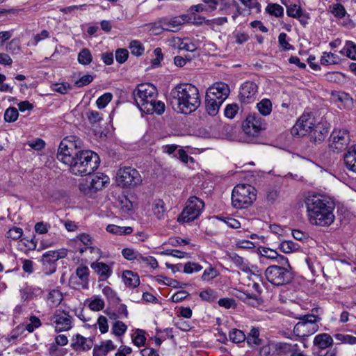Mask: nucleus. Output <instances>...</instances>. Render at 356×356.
Wrapping results in <instances>:
<instances>
[{"instance_id": "obj_36", "label": "nucleus", "mask_w": 356, "mask_h": 356, "mask_svg": "<svg viewBox=\"0 0 356 356\" xmlns=\"http://www.w3.org/2000/svg\"><path fill=\"white\" fill-rule=\"evenodd\" d=\"M39 291V289L26 286L19 291L21 299L24 301L31 300L38 295Z\"/></svg>"}, {"instance_id": "obj_37", "label": "nucleus", "mask_w": 356, "mask_h": 356, "mask_svg": "<svg viewBox=\"0 0 356 356\" xmlns=\"http://www.w3.org/2000/svg\"><path fill=\"white\" fill-rule=\"evenodd\" d=\"M259 331L258 328L252 327L248 336H246V341L250 346H258L261 344V340L259 337Z\"/></svg>"}, {"instance_id": "obj_18", "label": "nucleus", "mask_w": 356, "mask_h": 356, "mask_svg": "<svg viewBox=\"0 0 356 356\" xmlns=\"http://www.w3.org/2000/svg\"><path fill=\"white\" fill-rule=\"evenodd\" d=\"M257 86L252 81H246L240 88L239 99L243 104H250L255 101L257 95Z\"/></svg>"}, {"instance_id": "obj_20", "label": "nucleus", "mask_w": 356, "mask_h": 356, "mask_svg": "<svg viewBox=\"0 0 356 356\" xmlns=\"http://www.w3.org/2000/svg\"><path fill=\"white\" fill-rule=\"evenodd\" d=\"M202 2L205 4L207 13L216 10L218 7H219V10L222 12L230 8V5L234 3L233 0H202Z\"/></svg>"}, {"instance_id": "obj_38", "label": "nucleus", "mask_w": 356, "mask_h": 356, "mask_svg": "<svg viewBox=\"0 0 356 356\" xmlns=\"http://www.w3.org/2000/svg\"><path fill=\"white\" fill-rule=\"evenodd\" d=\"M339 57L332 52H323L321 63L323 65H334L339 63Z\"/></svg>"}, {"instance_id": "obj_6", "label": "nucleus", "mask_w": 356, "mask_h": 356, "mask_svg": "<svg viewBox=\"0 0 356 356\" xmlns=\"http://www.w3.org/2000/svg\"><path fill=\"white\" fill-rule=\"evenodd\" d=\"M83 146L82 140L75 136H68L64 138L58 149L57 158L64 164H67L72 161L74 157L75 151L81 148Z\"/></svg>"}, {"instance_id": "obj_49", "label": "nucleus", "mask_w": 356, "mask_h": 356, "mask_svg": "<svg viewBox=\"0 0 356 356\" xmlns=\"http://www.w3.org/2000/svg\"><path fill=\"white\" fill-rule=\"evenodd\" d=\"M19 117V113L16 108L9 107L4 113V120L7 122H14Z\"/></svg>"}, {"instance_id": "obj_27", "label": "nucleus", "mask_w": 356, "mask_h": 356, "mask_svg": "<svg viewBox=\"0 0 356 356\" xmlns=\"http://www.w3.org/2000/svg\"><path fill=\"white\" fill-rule=\"evenodd\" d=\"M228 257L229 259L238 268L241 270L245 273H249L251 271L250 265L247 260L242 257L239 256L235 252L229 253Z\"/></svg>"}, {"instance_id": "obj_22", "label": "nucleus", "mask_w": 356, "mask_h": 356, "mask_svg": "<svg viewBox=\"0 0 356 356\" xmlns=\"http://www.w3.org/2000/svg\"><path fill=\"white\" fill-rule=\"evenodd\" d=\"M67 256V251L65 249L59 250H49L44 252L42 257V264L48 265L54 264L58 259L65 258Z\"/></svg>"}, {"instance_id": "obj_33", "label": "nucleus", "mask_w": 356, "mask_h": 356, "mask_svg": "<svg viewBox=\"0 0 356 356\" xmlns=\"http://www.w3.org/2000/svg\"><path fill=\"white\" fill-rule=\"evenodd\" d=\"M339 53L352 60H356V44L353 41H346Z\"/></svg>"}, {"instance_id": "obj_7", "label": "nucleus", "mask_w": 356, "mask_h": 356, "mask_svg": "<svg viewBox=\"0 0 356 356\" xmlns=\"http://www.w3.org/2000/svg\"><path fill=\"white\" fill-rule=\"evenodd\" d=\"M204 207V202L200 198L193 196L186 202V206L179 214L177 221L186 223L197 219L202 212Z\"/></svg>"}, {"instance_id": "obj_41", "label": "nucleus", "mask_w": 356, "mask_h": 356, "mask_svg": "<svg viewBox=\"0 0 356 356\" xmlns=\"http://www.w3.org/2000/svg\"><path fill=\"white\" fill-rule=\"evenodd\" d=\"M102 293L106 297L110 303L116 304L120 302V298L118 296L117 293L108 286L103 288Z\"/></svg>"}, {"instance_id": "obj_25", "label": "nucleus", "mask_w": 356, "mask_h": 356, "mask_svg": "<svg viewBox=\"0 0 356 356\" xmlns=\"http://www.w3.org/2000/svg\"><path fill=\"white\" fill-rule=\"evenodd\" d=\"M116 346L111 340H106L102 342L101 345L94 347L92 356H106L109 352L114 350Z\"/></svg>"}, {"instance_id": "obj_48", "label": "nucleus", "mask_w": 356, "mask_h": 356, "mask_svg": "<svg viewBox=\"0 0 356 356\" xmlns=\"http://www.w3.org/2000/svg\"><path fill=\"white\" fill-rule=\"evenodd\" d=\"M286 14L293 18L300 17L302 15V10L299 5L290 4L286 6Z\"/></svg>"}, {"instance_id": "obj_19", "label": "nucleus", "mask_w": 356, "mask_h": 356, "mask_svg": "<svg viewBox=\"0 0 356 356\" xmlns=\"http://www.w3.org/2000/svg\"><path fill=\"white\" fill-rule=\"evenodd\" d=\"M330 10L336 18L343 19L341 23L343 26L350 29L355 26L353 22L349 19V15H347V12L342 4L337 3L330 5Z\"/></svg>"}, {"instance_id": "obj_26", "label": "nucleus", "mask_w": 356, "mask_h": 356, "mask_svg": "<svg viewBox=\"0 0 356 356\" xmlns=\"http://www.w3.org/2000/svg\"><path fill=\"white\" fill-rule=\"evenodd\" d=\"M313 343L320 349H326L332 346L333 339L327 333L319 334L314 337Z\"/></svg>"}, {"instance_id": "obj_2", "label": "nucleus", "mask_w": 356, "mask_h": 356, "mask_svg": "<svg viewBox=\"0 0 356 356\" xmlns=\"http://www.w3.org/2000/svg\"><path fill=\"white\" fill-rule=\"evenodd\" d=\"M170 96L176 102L177 110L181 113H191L200 105L199 90L191 83L176 86L172 89Z\"/></svg>"}, {"instance_id": "obj_9", "label": "nucleus", "mask_w": 356, "mask_h": 356, "mask_svg": "<svg viewBox=\"0 0 356 356\" xmlns=\"http://www.w3.org/2000/svg\"><path fill=\"white\" fill-rule=\"evenodd\" d=\"M265 276L268 281L277 286L289 283L293 279V274L288 268L272 265L265 270Z\"/></svg>"}, {"instance_id": "obj_12", "label": "nucleus", "mask_w": 356, "mask_h": 356, "mask_svg": "<svg viewBox=\"0 0 356 356\" xmlns=\"http://www.w3.org/2000/svg\"><path fill=\"white\" fill-rule=\"evenodd\" d=\"M191 20L189 15L184 14L173 17H163L159 19L161 28L167 31L176 32L181 29V26L186 22Z\"/></svg>"}, {"instance_id": "obj_10", "label": "nucleus", "mask_w": 356, "mask_h": 356, "mask_svg": "<svg viewBox=\"0 0 356 356\" xmlns=\"http://www.w3.org/2000/svg\"><path fill=\"white\" fill-rule=\"evenodd\" d=\"M141 181L139 172L134 168H120L117 172L116 182L122 187H134L140 184Z\"/></svg>"}, {"instance_id": "obj_11", "label": "nucleus", "mask_w": 356, "mask_h": 356, "mask_svg": "<svg viewBox=\"0 0 356 356\" xmlns=\"http://www.w3.org/2000/svg\"><path fill=\"white\" fill-rule=\"evenodd\" d=\"M350 134L346 129H334L330 137V148L339 153L345 149L350 143Z\"/></svg>"}, {"instance_id": "obj_53", "label": "nucleus", "mask_w": 356, "mask_h": 356, "mask_svg": "<svg viewBox=\"0 0 356 356\" xmlns=\"http://www.w3.org/2000/svg\"><path fill=\"white\" fill-rule=\"evenodd\" d=\"M127 330V326L122 321H116L112 326V332L118 336L120 337L123 335Z\"/></svg>"}, {"instance_id": "obj_63", "label": "nucleus", "mask_w": 356, "mask_h": 356, "mask_svg": "<svg viewBox=\"0 0 356 356\" xmlns=\"http://www.w3.org/2000/svg\"><path fill=\"white\" fill-rule=\"evenodd\" d=\"M216 218L225 222L229 227L237 229L241 227V223L235 218L223 216H216Z\"/></svg>"}, {"instance_id": "obj_45", "label": "nucleus", "mask_w": 356, "mask_h": 356, "mask_svg": "<svg viewBox=\"0 0 356 356\" xmlns=\"http://www.w3.org/2000/svg\"><path fill=\"white\" fill-rule=\"evenodd\" d=\"M257 106L259 113L264 116L268 115L271 113L272 104L268 99H262L257 104Z\"/></svg>"}, {"instance_id": "obj_14", "label": "nucleus", "mask_w": 356, "mask_h": 356, "mask_svg": "<svg viewBox=\"0 0 356 356\" xmlns=\"http://www.w3.org/2000/svg\"><path fill=\"white\" fill-rule=\"evenodd\" d=\"M262 129H265L263 119L255 114L249 115L243 124V132L250 136H257Z\"/></svg>"}, {"instance_id": "obj_34", "label": "nucleus", "mask_w": 356, "mask_h": 356, "mask_svg": "<svg viewBox=\"0 0 356 356\" xmlns=\"http://www.w3.org/2000/svg\"><path fill=\"white\" fill-rule=\"evenodd\" d=\"M86 301L89 309L94 312L101 311L105 306L104 300L97 296H93Z\"/></svg>"}, {"instance_id": "obj_13", "label": "nucleus", "mask_w": 356, "mask_h": 356, "mask_svg": "<svg viewBox=\"0 0 356 356\" xmlns=\"http://www.w3.org/2000/svg\"><path fill=\"white\" fill-rule=\"evenodd\" d=\"M74 242L76 248V250L80 253L89 250L90 253L95 254L97 257L100 256L101 251L99 248L93 246V241L92 237L87 234L83 233L76 236L74 238Z\"/></svg>"}, {"instance_id": "obj_62", "label": "nucleus", "mask_w": 356, "mask_h": 356, "mask_svg": "<svg viewBox=\"0 0 356 356\" xmlns=\"http://www.w3.org/2000/svg\"><path fill=\"white\" fill-rule=\"evenodd\" d=\"M50 38V33L47 30H42L40 33L33 35L32 43L36 46L39 42Z\"/></svg>"}, {"instance_id": "obj_24", "label": "nucleus", "mask_w": 356, "mask_h": 356, "mask_svg": "<svg viewBox=\"0 0 356 356\" xmlns=\"http://www.w3.org/2000/svg\"><path fill=\"white\" fill-rule=\"evenodd\" d=\"M343 159L346 168L356 173V145L349 147Z\"/></svg>"}, {"instance_id": "obj_29", "label": "nucleus", "mask_w": 356, "mask_h": 356, "mask_svg": "<svg viewBox=\"0 0 356 356\" xmlns=\"http://www.w3.org/2000/svg\"><path fill=\"white\" fill-rule=\"evenodd\" d=\"M109 178L103 173H97L94 175L90 180L91 188L93 191L96 193L97 191L101 190L106 183L108 182Z\"/></svg>"}, {"instance_id": "obj_4", "label": "nucleus", "mask_w": 356, "mask_h": 356, "mask_svg": "<svg viewBox=\"0 0 356 356\" xmlns=\"http://www.w3.org/2000/svg\"><path fill=\"white\" fill-rule=\"evenodd\" d=\"M256 189L249 184H238L232 190V204L236 209H245L256 200Z\"/></svg>"}, {"instance_id": "obj_31", "label": "nucleus", "mask_w": 356, "mask_h": 356, "mask_svg": "<svg viewBox=\"0 0 356 356\" xmlns=\"http://www.w3.org/2000/svg\"><path fill=\"white\" fill-rule=\"evenodd\" d=\"M89 274V268L84 265L78 266L76 270V275L81 282V285L83 289H88V287Z\"/></svg>"}, {"instance_id": "obj_40", "label": "nucleus", "mask_w": 356, "mask_h": 356, "mask_svg": "<svg viewBox=\"0 0 356 356\" xmlns=\"http://www.w3.org/2000/svg\"><path fill=\"white\" fill-rule=\"evenodd\" d=\"M299 247L300 246L298 243H294L292 241H282L279 245L280 251L286 254H289L296 251L298 250Z\"/></svg>"}, {"instance_id": "obj_30", "label": "nucleus", "mask_w": 356, "mask_h": 356, "mask_svg": "<svg viewBox=\"0 0 356 356\" xmlns=\"http://www.w3.org/2000/svg\"><path fill=\"white\" fill-rule=\"evenodd\" d=\"M122 277L124 284L127 286L135 288L140 284L138 275L131 270L124 271Z\"/></svg>"}, {"instance_id": "obj_51", "label": "nucleus", "mask_w": 356, "mask_h": 356, "mask_svg": "<svg viewBox=\"0 0 356 356\" xmlns=\"http://www.w3.org/2000/svg\"><path fill=\"white\" fill-rule=\"evenodd\" d=\"M90 181L83 180L79 183V188L83 195L91 197L95 193L92 189Z\"/></svg>"}, {"instance_id": "obj_39", "label": "nucleus", "mask_w": 356, "mask_h": 356, "mask_svg": "<svg viewBox=\"0 0 356 356\" xmlns=\"http://www.w3.org/2000/svg\"><path fill=\"white\" fill-rule=\"evenodd\" d=\"M229 340L234 343L243 342L246 339V335L238 329H232L229 332Z\"/></svg>"}, {"instance_id": "obj_21", "label": "nucleus", "mask_w": 356, "mask_h": 356, "mask_svg": "<svg viewBox=\"0 0 356 356\" xmlns=\"http://www.w3.org/2000/svg\"><path fill=\"white\" fill-rule=\"evenodd\" d=\"M90 267L99 275V280H106L113 273L111 266L104 262H92Z\"/></svg>"}, {"instance_id": "obj_64", "label": "nucleus", "mask_w": 356, "mask_h": 356, "mask_svg": "<svg viewBox=\"0 0 356 356\" xmlns=\"http://www.w3.org/2000/svg\"><path fill=\"white\" fill-rule=\"evenodd\" d=\"M71 89L72 86L67 83H56L52 86V90L60 94H66Z\"/></svg>"}, {"instance_id": "obj_47", "label": "nucleus", "mask_w": 356, "mask_h": 356, "mask_svg": "<svg viewBox=\"0 0 356 356\" xmlns=\"http://www.w3.org/2000/svg\"><path fill=\"white\" fill-rule=\"evenodd\" d=\"M165 204L162 200H158L153 207L154 215L159 220L165 216Z\"/></svg>"}, {"instance_id": "obj_32", "label": "nucleus", "mask_w": 356, "mask_h": 356, "mask_svg": "<svg viewBox=\"0 0 356 356\" xmlns=\"http://www.w3.org/2000/svg\"><path fill=\"white\" fill-rule=\"evenodd\" d=\"M206 110L209 115L215 116L218 113L222 102L205 97Z\"/></svg>"}, {"instance_id": "obj_58", "label": "nucleus", "mask_w": 356, "mask_h": 356, "mask_svg": "<svg viewBox=\"0 0 356 356\" xmlns=\"http://www.w3.org/2000/svg\"><path fill=\"white\" fill-rule=\"evenodd\" d=\"M23 234V230L20 227H14L6 233V237L12 240L19 239Z\"/></svg>"}, {"instance_id": "obj_55", "label": "nucleus", "mask_w": 356, "mask_h": 356, "mask_svg": "<svg viewBox=\"0 0 356 356\" xmlns=\"http://www.w3.org/2000/svg\"><path fill=\"white\" fill-rule=\"evenodd\" d=\"M227 17H219L206 21V25L211 29H214L216 26H222L227 22Z\"/></svg>"}, {"instance_id": "obj_15", "label": "nucleus", "mask_w": 356, "mask_h": 356, "mask_svg": "<svg viewBox=\"0 0 356 356\" xmlns=\"http://www.w3.org/2000/svg\"><path fill=\"white\" fill-rule=\"evenodd\" d=\"M229 92V87L227 83L218 82L207 89L205 97L223 103L228 97Z\"/></svg>"}, {"instance_id": "obj_5", "label": "nucleus", "mask_w": 356, "mask_h": 356, "mask_svg": "<svg viewBox=\"0 0 356 356\" xmlns=\"http://www.w3.org/2000/svg\"><path fill=\"white\" fill-rule=\"evenodd\" d=\"M133 95L140 111H143L145 108L149 110L152 108L151 103L156 98L157 90L151 83H141L134 90Z\"/></svg>"}, {"instance_id": "obj_52", "label": "nucleus", "mask_w": 356, "mask_h": 356, "mask_svg": "<svg viewBox=\"0 0 356 356\" xmlns=\"http://www.w3.org/2000/svg\"><path fill=\"white\" fill-rule=\"evenodd\" d=\"M258 252L259 254L267 259H275L278 257V253L272 249L266 247H259L258 248Z\"/></svg>"}, {"instance_id": "obj_44", "label": "nucleus", "mask_w": 356, "mask_h": 356, "mask_svg": "<svg viewBox=\"0 0 356 356\" xmlns=\"http://www.w3.org/2000/svg\"><path fill=\"white\" fill-rule=\"evenodd\" d=\"M151 107L152 109H147L145 108L143 112L148 113V114H152L154 113H156L159 115L162 114L165 111V104L161 101H156V99H154L153 102L151 103Z\"/></svg>"}, {"instance_id": "obj_23", "label": "nucleus", "mask_w": 356, "mask_h": 356, "mask_svg": "<svg viewBox=\"0 0 356 356\" xmlns=\"http://www.w3.org/2000/svg\"><path fill=\"white\" fill-rule=\"evenodd\" d=\"M328 133V127H325L323 123L320 122L314 126L310 132V137L314 143H320L325 140Z\"/></svg>"}, {"instance_id": "obj_28", "label": "nucleus", "mask_w": 356, "mask_h": 356, "mask_svg": "<svg viewBox=\"0 0 356 356\" xmlns=\"http://www.w3.org/2000/svg\"><path fill=\"white\" fill-rule=\"evenodd\" d=\"M63 299L62 292L58 289H54L49 291L47 296V302L51 307H58Z\"/></svg>"}, {"instance_id": "obj_43", "label": "nucleus", "mask_w": 356, "mask_h": 356, "mask_svg": "<svg viewBox=\"0 0 356 356\" xmlns=\"http://www.w3.org/2000/svg\"><path fill=\"white\" fill-rule=\"evenodd\" d=\"M333 101L336 102L348 104L352 102L350 96L344 92L333 91L331 93Z\"/></svg>"}, {"instance_id": "obj_50", "label": "nucleus", "mask_w": 356, "mask_h": 356, "mask_svg": "<svg viewBox=\"0 0 356 356\" xmlns=\"http://www.w3.org/2000/svg\"><path fill=\"white\" fill-rule=\"evenodd\" d=\"M200 297L203 300L211 302L217 299L218 296L215 291L211 289H207L200 293Z\"/></svg>"}, {"instance_id": "obj_57", "label": "nucleus", "mask_w": 356, "mask_h": 356, "mask_svg": "<svg viewBox=\"0 0 356 356\" xmlns=\"http://www.w3.org/2000/svg\"><path fill=\"white\" fill-rule=\"evenodd\" d=\"M146 338L145 332L142 330H137L136 334L133 338V343L138 347H140L145 343Z\"/></svg>"}, {"instance_id": "obj_42", "label": "nucleus", "mask_w": 356, "mask_h": 356, "mask_svg": "<svg viewBox=\"0 0 356 356\" xmlns=\"http://www.w3.org/2000/svg\"><path fill=\"white\" fill-rule=\"evenodd\" d=\"M77 59L80 64L88 65L92 62V56L88 49L83 48L79 53Z\"/></svg>"}, {"instance_id": "obj_35", "label": "nucleus", "mask_w": 356, "mask_h": 356, "mask_svg": "<svg viewBox=\"0 0 356 356\" xmlns=\"http://www.w3.org/2000/svg\"><path fill=\"white\" fill-rule=\"evenodd\" d=\"M106 229L109 233L120 236L128 235L133 232L131 227H120L115 225H108Z\"/></svg>"}, {"instance_id": "obj_3", "label": "nucleus", "mask_w": 356, "mask_h": 356, "mask_svg": "<svg viewBox=\"0 0 356 356\" xmlns=\"http://www.w3.org/2000/svg\"><path fill=\"white\" fill-rule=\"evenodd\" d=\"M97 154L90 150H81L75 154L72 161L67 163L70 172L76 176H86L92 173L99 166Z\"/></svg>"}, {"instance_id": "obj_17", "label": "nucleus", "mask_w": 356, "mask_h": 356, "mask_svg": "<svg viewBox=\"0 0 356 356\" xmlns=\"http://www.w3.org/2000/svg\"><path fill=\"white\" fill-rule=\"evenodd\" d=\"M50 320L56 332L68 331L72 328V317L65 312L56 311Z\"/></svg>"}, {"instance_id": "obj_54", "label": "nucleus", "mask_w": 356, "mask_h": 356, "mask_svg": "<svg viewBox=\"0 0 356 356\" xmlns=\"http://www.w3.org/2000/svg\"><path fill=\"white\" fill-rule=\"evenodd\" d=\"M113 95L110 92H106L101 95L96 101L97 106L99 108L102 109L106 106V105L111 101Z\"/></svg>"}, {"instance_id": "obj_59", "label": "nucleus", "mask_w": 356, "mask_h": 356, "mask_svg": "<svg viewBox=\"0 0 356 356\" xmlns=\"http://www.w3.org/2000/svg\"><path fill=\"white\" fill-rule=\"evenodd\" d=\"M179 49L193 52L196 50L197 47L189 39L185 38L182 40L180 44H179Z\"/></svg>"}, {"instance_id": "obj_8", "label": "nucleus", "mask_w": 356, "mask_h": 356, "mask_svg": "<svg viewBox=\"0 0 356 356\" xmlns=\"http://www.w3.org/2000/svg\"><path fill=\"white\" fill-rule=\"evenodd\" d=\"M293 328V332L299 337H307L316 333L318 330L317 322L320 318L313 314L304 315L299 318Z\"/></svg>"}, {"instance_id": "obj_56", "label": "nucleus", "mask_w": 356, "mask_h": 356, "mask_svg": "<svg viewBox=\"0 0 356 356\" xmlns=\"http://www.w3.org/2000/svg\"><path fill=\"white\" fill-rule=\"evenodd\" d=\"M129 49L132 54L137 56L142 55L144 53L145 49L142 44L136 40L131 42Z\"/></svg>"}, {"instance_id": "obj_46", "label": "nucleus", "mask_w": 356, "mask_h": 356, "mask_svg": "<svg viewBox=\"0 0 356 356\" xmlns=\"http://www.w3.org/2000/svg\"><path fill=\"white\" fill-rule=\"evenodd\" d=\"M266 11L276 17H282L284 15L283 7L277 3H269L266 8Z\"/></svg>"}, {"instance_id": "obj_16", "label": "nucleus", "mask_w": 356, "mask_h": 356, "mask_svg": "<svg viewBox=\"0 0 356 356\" xmlns=\"http://www.w3.org/2000/svg\"><path fill=\"white\" fill-rule=\"evenodd\" d=\"M314 118L309 114L302 115L295 125L291 129L293 136H303L307 131L312 130L314 126Z\"/></svg>"}, {"instance_id": "obj_1", "label": "nucleus", "mask_w": 356, "mask_h": 356, "mask_svg": "<svg viewBox=\"0 0 356 356\" xmlns=\"http://www.w3.org/2000/svg\"><path fill=\"white\" fill-rule=\"evenodd\" d=\"M310 222L318 226H329L334 220V202L319 193H309L305 198Z\"/></svg>"}, {"instance_id": "obj_60", "label": "nucleus", "mask_w": 356, "mask_h": 356, "mask_svg": "<svg viewBox=\"0 0 356 356\" xmlns=\"http://www.w3.org/2000/svg\"><path fill=\"white\" fill-rule=\"evenodd\" d=\"M238 111V106L236 104H228L225 108V115L227 118L232 119L236 115Z\"/></svg>"}, {"instance_id": "obj_61", "label": "nucleus", "mask_w": 356, "mask_h": 356, "mask_svg": "<svg viewBox=\"0 0 356 356\" xmlns=\"http://www.w3.org/2000/svg\"><path fill=\"white\" fill-rule=\"evenodd\" d=\"M202 269V266L197 263L188 262L184 265V272L186 274L199 272Z\"/></svg>"}]
</instances>
